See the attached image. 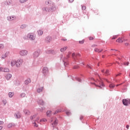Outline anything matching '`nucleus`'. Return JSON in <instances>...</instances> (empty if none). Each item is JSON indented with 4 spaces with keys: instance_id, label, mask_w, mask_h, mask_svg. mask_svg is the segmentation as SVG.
Returning <instances> with one entry per match:
<instances>
[{
    "instance_id": "1",
    "label": "nucleus",
    "mask_w": 130,
    "mask_h": 130,
    "mask_svg": "<svg viewBox=\"0 0 130 130\" xmlns=\"http://www.w3.org/2000/svg\"><path fill=\"white\" fill-rule=\"evenodd\" d=\"M97 83V84H95L96 87H98L100 89H103L104 88V84H103L102 81H98Z\"/></svg>"
},
{
    "instance_id": "2",
    "label": "nucleus",
    "mask_w": 130,
    "mask_h": 130,
    "mask_svg": "<svg viewBox=\"0 0 130 130\" xmlns=\"http://www.w3.org/2000/svg\"><path fill=\"white\" fill-rule=\"evenodd\" d=\"M23 63V59H18L16 61V67L17 68H20L22 64Z\"/></svg>"
},
{
    "instance_id": "3",
    "label": "nucleus",
    "mask_w": 130,
    "mask_h": 130,
    "mask_svg": "<svg viewBox=\"0 0 130 130\" xmlns=\"http://www.w3.org/2000/svg\"><path fill=\"white\" fill-rule=\"evenodd\" d=\"M19 54L21 56H25V55L28 54V51L26 50H22L20 51Z\"/></svg>"
},
{
    "instance_id": "4",
    "label": "nucleus",
    "mask_w": 130,
    "mask_h": 130,
    "mask_svg": "<svg viewBox=\"0 0 130 130\" xmlns=\"http://www.w3.org/2000/svg\"><path fill=\"white\" fill-rule=\"evenodd\" d=\"M122 103L123 105H125V106H127L128 104H130V99H123L122 100Z\"/></svg>"
},
{
    "instance_id": "5",
    "label": "nucleus",
    "mask_w": 130,
    "mask_h": 130,
    "mask_svg": "<svg viewBox=\"0 0 130 130\" xmlns=\"http://www.w3.org/2000/svg\"><path fill=\"white\" fill-rule=\"evenodd\" d=\"M43 74L44 76H47L48 75V69L46 67H45L43 69Z\"/></svg>"
},
{
    "instance_id": "6",
    "label": "nucleus",
    "mask_w": 130,
    "mask_h": 130,
    "mask_svg": "<svg viewBox=\"0 0 130 130\" xmlns=\"http://www.w3.org/2000/svg\"><path fill=\"white\" fill-rule=\"evenodd\" d=\"M102 73H103L105 76H108V75H109V70H102Z\"/></svg>"
},
{
    "instance_id": "7",
    "label": "nucleus",
    "mask_w": 130,
    "mask_h": 130,
    "mask_svg": "<svg viewBox=\"0 0 130 130\" xmlns=\"http://www.w3.org/2000/svg\"><path fill=\"white\" fill-rule=\"evenodd\" d=\"M27 37H28V38H29V39H30V40H35V37H34V36H33V35H31L30 34H29L27 35Z\"/></svg>"
},
{
    "instance_id": "8",
    "label": "nucleus",
    "mask_w": 130,
    "mask_h": 130,
    "mask_svg": "<svg viewBox=\"0 0 130 130\" xmlns=\"http://www.w3.org/2000/svg\"><path fill=\"white\" fill-rule=\"evenodd\" d=\"M58 122V121L57 120V119H55L54 121L52 122V125H53V127H54V126H56Z\"/></svg>"
},
{
    "instance_id": "9",
    "label": "nucleus",
    "mask_w": 130,
    "mask_h": 130,
    "mask_svg": "<svg viewBox=\"0 0 130 130\" xmlns=\"http://www.w3.org/2000/svg\"><path fill=\"white\" fill-rule=\"evenodd\" d=\"M124 39L123 38H119L116 40V42H118L119 43H122L123 42Z\"/></svg>"
},
{
    "instance_id": "10",
    "label": "nucleus",
    "mask_w": 130,
    "mask_h": 130,
    "mask_svg": "<svg viewBox=\"0 0 130 130\" xmlns=\"http://www.w3.org/2000/svg\"><path fill=\"white\" fill-rule=\"evenodd\" d=\"M9 54H10V52H7L6 53L2 55V58H6V57H7V56H9Z\"/></svg>"
},
{
    "instance_id": "11",
    "label": "nucleus",
    "mask_w": 130,
    "mask_h": 130,
    "mask_svg": "<svg viewBox=\"0 0 130 130\" xmlns=\"http://www.w3.org/2000/svg\"><path fill=\"white\" fill-rule=\"evenodd\" d=\"M23 112L25 115H30V111L27 109L24 110Z\"/></svg>"
},
{
    "instance_id": "12",
    "label": "nucleus",
    "mask_w": 130,
    "mask_h": 130,
    "mask_svg": "<svg viewBox=\"0 0 130 130\" xmlns=\"http://www.w3.org/2000/svg\"><path fill=\"white\" fill-rule=\"evenodd\" d=\"M40 53L39 51H36L34 53V57H38L39 56Z\"/></svg>"
},
{
    "instance_id": "13",
    "label": "nucleus",
    "mask_w": 130,
    "mask_h": 130,
    "mask_svg": "<svg viewBox=\"0 0 130 130\" xmlns=\"http://www.w3.org/2000/svg\"><path fill=\"white\" fill-rule=\"evenodd\" d=\"M15 117L16 118H21V113H20V112L17 113L15 114Z\"/></svg>"
},
{
    "instance_id": "14",
    "label": "nucleus",
    "mask_w": 130,
    "mask_h": 130,
    "mask_svg": "<svg viewBox=\"0 0 130 130\" xmlns=\"http://www.w3.org/2000/svg\"><path fill=\"white\" fill-rule=\"evenodd\" d=\"M15 19V17L14 16H9L7 17V20L8 21H13Z\"/></svg>"
},
{
    "instance_id": "15",
    "label": "nucleus",
    "mask_w": 130,
    "mask_h": 130,
    "mask_svg": "<svg viewBox=\"0 0 130 130\" xmlns=\"http://www.w3.org/2000/svg\"><path fill=\"white\" fill-rule=\"evenodd\" d=\"M11 78H12V75L11 74H8L6 76V78L7 79V80H10V79H11Z\"/></svg>"
},
{
    "instance_id": "16",
    "label": "nucleus",
    "mask_w": 130,
    "mask_h": 130,
    "mask_svg": "<svg viewBox=\"0 0 130 130\" xmlns=\"http://www.w3.org/2000/svg\"><path fill=\"white\" fill-rule=\"evenodd\" d=\"M94 51H95V52H102V51H103V49L95 48L94 49Z\"/></svg>"
},
{
    "instance_id": "17",
    "label": "nucleus",
    "mask_w": 130,
    "mask_h": 130,
    "mask_svg": "<svg viewBox=\"0 0 130 130\" xmlns=\"http://www.w3.org/2000/svg\"><path fill=\"white\" fill-rule=\"evenodd\" d=\"M67 49H68V47H63V48L60 49V51H61V52H63L66 51V50H67Z\"/></svg>"
},
{
    "instance_id": "18",
    "label": "nucleus",
    "mask_w": 130,
    "mask_h": 130,
    "mask_svg": "<svg viewBox=\"0 0 130 130\" xmlns=\"http://www.w3.org/2000/svg\"><path fill=\"white\" fill-rule=\"evenodd\" d=\"M17 61L15 60H12L11 63V67H14L15 64H16Z\"/></svg>"
},
{
    "instance_id": "19",
    "label": "nucleus",
    "mask_w": 130,
    "mask_h": 130,
    "mask_svg": "<svg viewBox=\"0 0 130 130\" xmlns=\"http://www.w3.org/2000/svg\"><path fill=\"white\" fill-rule=\"evenodd\" d=\"M38 34L39 35V36H41L42 34H43V31L41 30V29H39L38 30Z\"/></svg>"
},
{
    "instance_id": "20",
    "label": "nucleus",
    "mask_w": 130,
    "mask_h": 130,
    "mask_svg": "<svg viewBox=\"0 0 130 130\" xmlns=\"http://www.w3.org/2000/svg\"><path fill=\"white\" fill-rule=\"evenodd\" d=\"M61 112V109H58L55 111V112L54 113V115L57 114L58 113H59V112Z\"/></svg>"
},
{
    "instance_id": "21",
    "label": "nucleus",
    "mask_w": 130,
    "mask_h": 130,
    "mask_svg": "<svg viewBox=\"0 0 130 130\" xmlns=\"http://www.w3.org/2000/svg\"><path fill=\"white\" fill-rule=\"evenodd\" d=\"M43 91V87H41L37 89L38 93H41Z\"/></svg>"
},
{
    "instance_id": "22",
    "label": "nucleus",
    "mask_w": 130,
    "mask_h": 130,
    "mask_svg": "<svg viewBox=\"0 0 130 130\" xmlns=\"http://www.w3.org/2000/svg\"><path fill=\"white\" fill-rule=\"evenodd\" d=\"M115 87V85L114 84H111L109 85V88L110 89H113Z\"/></svg>"
},
{
    "instance_id": "23",
    "label": "nucleus",
    "mask_w": 130,
    "mask_h": 130,
    "mask_svg": "<svg viewBox=\"0 0 130 130\" xmlns=\"http://www.w3.org/2000/svg\"><path fill=\"white\" fill-rule=\"evenodd\" d=\"M30 82H31V80L30 79H27L25 81V85H28V84H29V83H30Z\"/></svg>"
},
{
    "instance_id": "24",
    "label": "nucleus",
    "mask_w": 130,
    "mask_h": 130,
    "mask_svg": "<svg viewBox=\"0 0 130 130\" xmlns=\"http://www.w3.org/2000/svg\"><path fill=\"white\" fill-rule=\"evenodd\" d=\"M9 71L10 70L8 68H4L3 69V72H5V73H9Z\"/></svg>"
},
{
    "instance_id": "25",
    "label": "nucleus",
    "mask_w": 130,
    "mask_h": 130,
    "mask_svg": "<svg viewBox=\"0 0 130 130\" xmlns=\"http://www.w3.org/2000/svg\"><path fill=\"white\" fill-rule=\"evenodd\" d=\"M51 111H48L47 112V116H51Z\"/></svg>"
},
{
    "instance_id": "26",
    "label": "nucleus",
    "mask_w": 130,
    "mask_h": 130,
    "mask_svg": "<svg viewBox=\"0 0 130 130\" xmlns=\"http://www.w3.org/2000/svg\"><path fill=\"white\" fill-rule=\"evenodd\" d=\"M13 96H14V93H13V92H9V96L10 98H12V97H13Z\"/></svg>"
},
{
    "instance_id": "27",
    "label": "nucleus",
    "mask_w": 130,
    "mask_h": 130,
    "mask_svg": "<svg viewBox=\"0 0 130 130\" xmlns=\"http://www.w3.org/2000/svg\"><path fill=\"white\" fill-rule=\"evenodd\" d=\"M46 40H47V41H48V42H50V41H51V38L49 37H47Z\"/></svg>"
},
{
    "instance_id": "28",
    "label": "nucleus",
    "mask_w": 130,
    "mask_h": 130,
    "mask_svg": "<svg viewBox=\"0 0 130 130\" xmlns=\"http://www.w3.org/2000/svg\"><path fill=\"white\" fill-rule=\"evenodd\" d=\"M20 96L22 98H24V97H25L26 96V93H22L20 94Z\"/></svg>"
},
{
    "instance_id": "29",
    "label": "nucleus",
    "mask_w": 130,
    "mask_h": 130,
    "mask_svg": "<svg viewBox=\"0 0 130 130\" xmlns=\"http://www.w3.org/2000/svg\"><path fill=\"white\" fill-rule=\"evenodd\" d=\"M39 103L41 105H43V104H44V103H43V100H40V101H39Z\"/></svg>"
},
{
    "instance_id": "30",
    "label": "nucleus",
    "mask_w": 130,
    "mask_h": 130,
    "mask_svg": "<svg viewBox=\"0 0 130 130\" xmlns=\"http://www.w3.org/2000/svg\"><path fill=\"white\" fill-rule=\"evenodd\" d=\"M13 126H14V125H13V124L10 123L8 125V127L9 128H11V127H13Z\"/></svg>"
},
{
    "instance_id": "31",
    "label": "nucleus",
    "mask_w": 130,
    "mask_h": 130,
    "mask_svg": "<svg viewBox=\"0 0 130 130\" xmlns=\"http://www.w3.org/2000/svg\"><path fill=\"white\" fill-rule=\"evenodd\" d=\"M28 0H19L20 3H21V4H23L24 3H26Z\"/></svg>"
},
{
    "instance_id": "32",
    "label": "nucleus",
    "mask_w": 130,
    "mask_h": 130,
    "mask_svg": "<svg viewBox=\"0 0 130 130\" xmlns=\"http://www.w3.org/2000/svg\"><path fill=\"white\" fill-rule=\"evenodd\" d=\"M40 121H43L44 122H45V121H47V120H46V119L44 118L41 119Z\"/></svg>"
},
{
    "instance_id": "33",
    "label": "nucleus",
    "mask_w": 130,
    "mask_h": 130,
    "mask_svg": "<svg viewBox=\"0 0 130 130\" xmlns=\"http://www.w3.org/2000/svg\"><path fill=\"white\" fill-rule=\"evenodd\" d=\"M21 29H24V28H26V25L23 24L21 26Z\"/></svg>"
},
{
    "instance_id": "34",
    "label": "nucleus",
    "mask_w": 130,
    "mask_h": 130,
    "mask_svg": "<svg viewBox=\"0 0 130 130\" xmlns=\"http://www.w3.org/2000/svg\"><path fill=\"white\" fill-rule=\"evenodd\" d=\"M5 47V46L3 44H0V49H3Z\"/></svg>"
},
{
    "instance_id": "35",
    "label": "nucleus",
    "mask_w": 130,
    "mask_h": 130,
    "mask_svg": "<svg viewBox=\"0 0 130 130\" xmlns=\"http://www.w3.org/2000/svg\"><path fill=\"white\" fill-rule=\"evenodd\" d=\"M49 4H51V1H48L46 2V5H49Z\"/></svg>"
},
{
    "instance_id": "36",
    "label": "nucleus",
    "mask_w": 130,
    "mask_h": 130,
    "mask_svg": "<svg viewBox=\"0 0 130 130\" xmlns=\"http://www.w3.org/2000/svg\"><path fill=\"white\" fill-rule=\"evenodd\" d=\"M84 42V40L80 41L79 42V43H80V44H83Z\"/></svg>"
},
{
    "instance_id": "37",
    "label": "nucleus",
    "mask_w": 130,
    "mask_h": 130,
    "mask_svg": "<svg viewBox=\"0 0 130 130\" xmlns=\"http://www.w3.org/2000/svg\"><path fill=\"white\" fill-rule=\"evenodd\" d=\"M129 64V62H125L124 63V66H128Z\"/></svg>"
},
{
    "instance_id": "38",
    "label": "nucleus",
    "mask_w": 130,
    "mask_h": 130,
    "mask_svg": "<svg viewBox=\"0 0 130 130\" xmlns=\"http://www.w3.org/2000/svg\"><path fill=\"white\" fill-rule=\"evenodd\" d=\"M3 102L4 104H5V105H6V104H7V100H3Z\"/></svg>"
},
{
    "instance_id": "39",
    "label": "nucleus",
    "mask_w": 130,
    "mask_h": 130,
    "mask_svg": "<svg viewBox=\"0 0 130 130\" xmlns=\"http://www.w3.org/2000/svg\"><path fill=\"white\" fill-rule=\"evenodd\" d=\"M82 9L83 11H85V10H86V6H82Z\"/></svg>"
},
{
    "instance_id": "40",
    "label": "nucleus",
    "mask_w": 130,
    "mask_h": 130,
    "mask_svg": "<svg viewBox=\"0 0 130 130\" xmlns=\"http://www.w3.org/2000/svg\"><path fill=\"white\" fill-rule=\"evenodd\" d=\"M124 44L125 46H129V43H125Z\"/></svg>"
},
{
    "instance_id": "41",
    "label": "nucleus",
    "mask_w": 130,
    "mask_h": 130,
    "mask_svg": "<svg viewBox=\"0 0 130 130\" xmlns=\"http://www.w3.org/2000/svg\"><path fill=\"white\" fill-rule=\"evenodd\" d=\"M89 40H93V39H94V38H93L92 37H89Z\"/></svg>"
},
{
    "instance_id": "42",
    "label": "nucleus",
    "mask_w": 130,
    "mask_h": 130,
    "mask_svg": "<svg viewBox=\"0 0 130 130\" xmlns=\"http://www.w3.org/2000/svg\"><path fill=\"white\" fill-rule=\"evenodd\" d=\"M117 38V36H114V37L112 38V39H116Z\"/></svg>"
},
{
    "instance_id": "43",
    "label": "nucleus",
    "mask_w": 130,
    "mask_h": 130,
    "mask_svg": "<svg viewBox=\"0 0 130 130\" xmlns=\"http://www.w3.org/2000/svg\"><path fill=\"white\" fill-rule=\"evenodd\" d=\"M0 71H1V72H3L4 71V68H2V67H0Z\"/></svg>"
},
{
    "instance_id": "44",
    "label": "nucleus",
    "mask_w": 130,
    "mask_h": 130,
    "mask_svg": "<svg viewBox=\"0 0 130 130\" xmlns=\"http://www.w3.org/2000/svg\"><path fill=\"white\" fill-rule=\"evenodd\" d=\"M66 114L67 115H70L71 114V113L70 112H66Z\"/></svg>"
},
{
    "instance_id": "45",
    "label": "nucleus",
    "mask_w": 130,
    "mask_h": 130,
    "mask_svg": "<svg viewBox=\"0 0 130 130\" xmlns=\"http://www.w3.org/2000/svg\"><path fill=\"white\" fill-rule=\"evenodd\" d=\"M34 126H38L37 124H36V122L34 123Z\"/></svg>"
},
{
    "instance_id": "46",
    "label": "nucleus",
    "mask_w": 130,
    "mask_h": 130,
    "mask_svg": "<svg viewBox=\"0 0 130 130\" xmlns=\"http://www.w3.org/2000/svg\"><path fill=\"white\" fill-rule=\"evenodd\" d=\"M35 117H36V115L32 116L31 118H32V119H34V118H35Z\"/></svg>"
},
{
    "instance_id": "47",
    "label": "nucleus",
    "mask_w": 130,
    "mask_h": 130,
    "mask_svg": "<svg viewBox=\"0 0 130 130\" xmlns=\"http://www.w3.org/2000/svg\"><path fill=\"white\" fill-rule=\"evenodd\" d=\"M75 55H76V54H75V53H73L72 54V57H75Z\"/></svg>"
},
{
    "instance_id": "48",
    "label": "nucleus",
    "mask_w": 130,
    "mask_h": 130,
    "mask_svg": "<svg viewBox=\"0 0 130 130\" xmlns=\"http://www.w3.org/2000/svg\"><path fill=\"white\" fill-rule=\"evenodd\" d=\"M40 118H39V117H37V119L36 120L37 121H38V120H39Z\"/></svg>"
},
{
    "instance_id": "49",
    "label": "nucleus",
    "mask_w": 130,
    "mask_h": 130,
    "mask_svg": "<svg viewBox=\"0 0 130 130\" xmlns=\"http://www.w3.org/2000/svg\"><path fill=\"white\" fill-rule=\"evenodd\" d=\"M121 85H122V83L119 84H117V85H116V87H118V86H120Z\"/></svg>"
},
{
    "instance_id": "50",
    "label": "nucleus",
    "mask_w": 130,
    "mask_h": 130,
    "mask_svg": "<svg viewBox=\"0 0 130 130\" xmlns=\"http://www.w3.org/2000/svg\"><path fill=\"white\" fill-rule=\"evenodd\" d=\"M1 124H4V122L0 121V125Z\"/></svg>"
},
{
    "instance_id": "51",
    "label": "nucleus",
    "mask_w": 130,
    "mask_h": 130,
    "mask_svg": "<svg viewBox=\"0 0 130 130\" xmlns=\"http://www.w3.org/2000/svg\"><path fill=\"white\" fill-rule=\"evenodd\" d=\"M126 127L127 129H128V127H129V125H126Z\"/></svg>"
},
{
    "instance_id": "52",
    "label": "nucleus",
    "mask_w": 130,
    "mask_h": 130,
    "mask_svg": "<svg viewBox=\"0 0 130 130\" xmlns=\"http://www.w3.org/2000/svg\"><path fill=\"white\" fill-rule=\"evenodd\" d=\"M61 40L62 41H67V39H62Z\"/></svg>"
},
{
    "instance_id": "53",
    "label": "nucleus",
    "mask_w": 130,
    "mask_h": 130,
    "mask_svg": "<svg viewBox=\"0 0 130 130\" xmlns=\"http://www.w3.org/2000/svg\"><path fill=\"white\" fill-rule=\"evenodd\" d=\"M121 75V74H117L116 76V77H118V76H120Z\"/></svg>"
},
{
    "instance_id": "54",
    "label": "nucleus",
    "mask_w": 130,
    "mask_h": 130,
    "mask_svg": "<svg viewBox=\"0 0 130 130\" xmlns=\"http://www.w3.org/2000/svg\"><path fill=\"white\" fill-rule=\"evenodd\" d=\"M69 2L70 3H73V2H74V0H69Z\"/></svg>"
},
{
    "instance_id": "55",
    "label": "nucleus",
    "mask_w": 130,
    "mask_h": 130,
    "mask_svg": "<svg viewBox=\"0 0 130 130\" xmlns=\"http://www.w3.org/2000/svg\"><path fill=\"white\" fill-rule=\"evenodd\" d=\"M3 129V126H0V130H2Z\"/></svg>"
},
{
    "instance_id": "56",
    "label": "nucleus",
    "mask_w": 130,
    "mask_h": 130,
    "mask_svg": "<svg viewBox=\"0 0 130 130\" xmlns=\"http://www.w3.org/2000/svg\"><path fill=\"white\" fill-rule=\"evenodd\" d=\"M78 81H79V82H81V79L78 78Z\"/></svg>"
},
{
    "instance_id": "57",
    "label": "nucleus",
    "mask_w": 130,
    "mask_h": 130,
    "mask_svg": "<svg viewBox=\"0 0 130 130\" xmlns=\"http://www.w3.org/2000/svg\"><path fill=\"white\" fill-rule=\"evenodd\" d=\"M111 50H114V51H117V50H113V49H111Z\"/></svg>"
},
{
    "instance_id": "58",
    "label": "nucleus",
    "mask_w": 130,
    "mask_h": 130,
    "mask_svg": "<svg viewBox=\"0 0 130 130\" xmlns=\"http://www.w3.org/2000/svg\"><path fill=\"white\" fill-rule=\"evenodd\" d=\"M83 119V117H81L80 118V119Z\"/></svg>"
},
{
    "instance_id": "59",
    "label": "nucleus",
    "mask_w": 130,
    "mask_h": 130,
    "mask_svg": "<svg viewBox=\"0 0 130 130\" xmlns=\"http://www.w3.org/2000/svg\"><path fill=\"white\" fill-rule=\"evenodd\" d=\"M87 68H90V66H87Z\"/></svg>"
},
{
    "instance_id": "60",
    "label": "nucleus",
    "mask_w": 130,
    "mask_h": 130,
    "mask_svg": "<svg viewBox=\"0 0 130 130\" xmlns=\"http://www.w3.org/2000/svg\"><path fill=\"white\" fill-rule=\"evenodd\" d=\"M106 81L107 82H108V81L107 80V79H106Z\"/></svg>"
},
{
    "instance_id": "61",
    "label": "nucleus",
    "mask_w": 130,
    "mask_h": 130,
    "mask_svg": "<svg viewBox=\"0 0 130 130\" xmlns=\"http://www.w3.org/2000/svg\"><path fill=\"white\" fill-rule=\"evenodd\" d=\"M103 57H104V56H103Z\"/></svg>"
}]
</instances>
